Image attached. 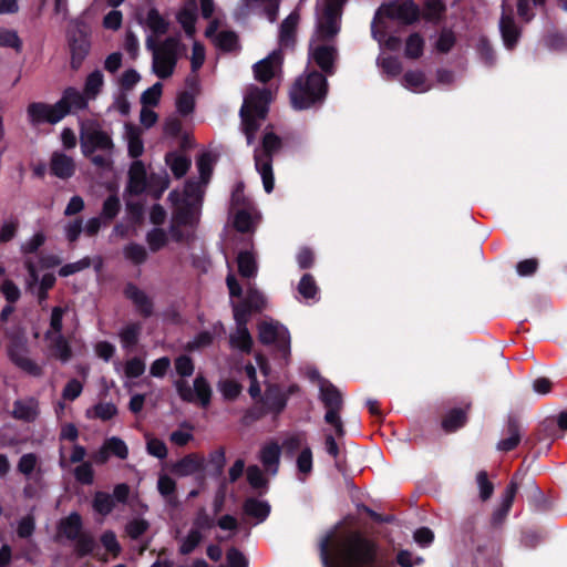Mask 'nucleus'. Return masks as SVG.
Segmentation results:
<instances>
[{
  "label": "nucleus",
  "mask_w": 567,
  "mask_h": 567,
  "mask_svg": "<svg viewBox=\"0 0 567 567\" xmlns=\"http://www.w3.org/2000/svg\"><path fill=\"white\" fill-rule=\"evenodd\" d=\"M343 3L344 0H322L318 4L317 29L310 42L309 56L326 72L331 71L337 53L324 41L339 32Z\"/></svg>",
  "instance_id": "f257e3e1"
},
{
  "label": "nucleus",
  "mask_w": 567,
  "mask_h": 567,
  "mask_svg": "<svg viewBox=\"0 0 567 567\" xmlns=\"http://www.w3.org/2000/svg\"><path fill=\"white\" fill-rule=\"evenodd\" d=\"M331 539L320 544L321 560L324 567H381L374 563V546L357 535L346 537L334 544L329 551Z\"/></svg>",
  "instance_id": "f03ea898"
},
{
  "label": "nucleus",
  "mask_w": 567,
  "mask_h": 567,
  "mask_svg": "<svg viewBox=\"0 0 567 567\" xmlns=\"http://www.w3.org/2000/svg\"><path fill=\"white\" fill-rule=\"evenodd\" d=\"M215 157L205 153L197 161L199 172V182H188L185 185L183 194L173 192L169 195L175 206L174 225L193 226L198 220L203 187L209 182Z\"/></svg>",
  "instance_id": "7ed1b4c3"
},
{
  "label": "nucleus",
  "mask_w": 567,
  "mask_h": 567,
  "mask_svg": "<svg viewBox=\"0 0 567 567\" xmlns=\"http://www.w3.org/2000/svg\"><path fill=\"white\" fill-rule=\"evenodd\" d=\"M255 362L256 364L248 363L244 368L245 374L250 381L248 389L250 396L261 400L270 411H281L286 401L277 388L268 385L269 365L267 360L261 354H256Z\"/></svg>",
  "instance_id": "20e7f679"
},
{
  "label": "nucleus",
  "mask_w": 567,
  "mask_h": 567,
  "mask_svg": "<svg viewBox=\"0 0 567 567\" xmlns=\"http://www.w3.org/2000/svg\"><path fill=\"white\" fill-rule=\"evenodd\" d=\"M327 93V80L316 71L300 75L290 91L291 104L296 110H305L321 102Z\"/></svg>",
  "instance_id": "39448f33"
},
{
  "label": "nucleus",
  "mask_w": 567,
  "mask_h": 567,
  "mask_svg": "<svg viewBox=\"0 0 567 567\" xmlns=\"http://www.w3.org/2000/svg\"><path fill=\"white\" fill-rule=\"evenodd\" d=\"M270 100V92L258 87L250 89L246 94L240 115L248 144H251L260 121L265 118Z\"/></svg>",
  "instance_id": "423d86ee"
},
{
  "label": "nucleus",
  "mask_w": 567,
  "mask_h": 567,
  "mask_svg": "<svg viewBox=\"0 0 567 567\" xmlns=\"http://www.w3.org/2000/svg\"><path fill=\"white\" fill-rule=\"evenodd\" d=\"M420 17L419 7L411 0H392L383 2L377 10L371 23V33L374 40L380 41L379 24H386L385 20H394L401 24H411Z\"/></svg>",
  "instance_id": "0eeeda50"
},
{
  "label": "nucleus",
  "mask_w": 567,
  "mask_h": 567,
  "mask_svg": "<svg viewBox=\"0 0 567 567\" xmlns=\"http://www.w3.org/2000/svg\"><path fill=\"white\" fill-rule=\"evenodd\" d=\"M146 44L153 55V73L159 79L172 76L181 52L179 41L176 38H168L156 45L152 39H148Z\"/></svg>",
  "instance_id": "6e6552de"
},
{
  "label": "nucleus",
  "mask_w": 567,
  "mask_h": 567,
  "mask_svg": "<svg viewBox=\"0 0 567 567\" xmlns=\"http://www.w3.org/2000/svg\"><path fill=\"white\" fill-rule=\"evenodd\" d=\"M280 138L272 132H267L262 138V147L255 151V166L261 177L264 189L268 194L274 189L271 156L280 148Z\"/></svg>",
  "instance_id": "1a4fd4ad"
},
{
  "label": "nucleus",
  "mask_w": 567,
  "mask_h": 567,
  "mask_svg": "<svg viewBox=\"0 0 567 567\" xmlns=\"http://www.w3.org/2000/svg\"><path fill=\"white\" fill-rule=\"evenodd\" d=\"M259 340L265 344H272L286 357L289 353L290 336L288 330L279 322L264 320L258 327Z\"/></svg>",
  "instance_id": "9d476101"
},
{
  "label": "nucleus",
  "mask_w": 567,
  "mask_h": 567,
  "mask_svg": "<svg viewBox=\"0 0 567 567\" xmlns=\"http://www.w3.org/2000/svg\"><path fill=\"white\" fill-rule=\"evenodd\" d=\"M113 142L109 134L93 127H84L81 132V148L85 156H91L96 151L112 153Z\"/></svg>",
  "instance_id": "9b49d317"
},
{
  "label": "nucleus",
  "mask_w": 567,
  "mask_h": 567,
  "mask_svg": "<svg viewBox=\"0 0 567 567\" xmlns=\"http://www.w3.org/2000/svg\"><path fill=\"white\" fill-rule=\"evenodd\" d=\"M175 386L178 395L184 401L196 402L198 401L203 406H206L210 402L212 390L207 381L197 377L194 380L193 385L188 384V382L184 380H178L175 382Z\"/></svg>",
  "instance_id": "f8f14e48"
},
{
  "label": "nucleus",
  "mask_w": 567,
  "mask_h": 567,
  "mask_svg": "<svg viewBox=\"0 0 567 567\" xmlns=\"http://www.w3.org/2000/svg\"><path fill=\"white\" fill-rule=\"evenodd\" d=\"M10 360L24 372L38 377L42 370L30 357L25 340L12 339L8 349Z\"/></svg>",
  "instance_id": "ddd939ff"
},
{
  "label": "nucleus",
  "mask_w": 567,
  "mask_h": 567,
  "mask_svg": "<svg viewBox=\"0 0 567 567\" xmlns=\"http://www.w3.org/2000/svg\"><path fill=\"white\" fill-rule=\"evenodd\" d=\"M25 266L29 272V278L27 280L28 288L38 296L39 300L42 301L47 298V291L53 287L55 282V277L51 272H45L40 278L39 268L30 262L25 261Z\"/></svg>",
  "instance_id": "4468645a"
},
{
  "label": "nucleus",
  "mask_w": 567,
  "mask_h": 567,
  "mask_svg": "<svg viewBox=\"0 0 567 567\" xmlns=\"http://www.w3.org/2000/svg\"><path fill=\"white\" fill-rule=\"evenodd\" d=\"M60 107L58 102L54 104L32 103L27 111L29 121L32 124H55L63 118Z\"/></svg>",
  "instance_id": "2eb2a0df"
},
{
  "label": "nucleus",
  "mask_w": 567,
  "mask_h": 567,
  "mask_svg": "<svg viewBox=\"0 0 567 567\" xmlns=\"http://www.w3.org/2000/svg\"><path fill=\"white\" fill-rule=\"evenodd\" d=\"M234 318L237 323L236 331L230 336V344L233 348L249 352L252 344L251 336L246 328V312L239 306H234Z\"/></svg>",
  "instance_id": "dca6fc26"
},
{
  "label": "nucleus",
  "mask_w": 567,
  "mask_h": 567,
  "mask_svg": "<svg viewBox=\"0 0 567 567\" xmlns=\"http://www.w3.org/2000/svg\"><path fill=\"white\" fill-rule=\"evenodd\" d=\"M89 99L84 92H80L75 87H68L64 90L62 97L58 101L60 111L64 117L70 112H78L87 107Z\"/></svg>",
  "instance_id": "f3484780"
},
{
  "label": "nucleus",
  "mask_w": 567,
  "mask_h": 567,
  "mask_svg": "<svg viewBox=\"0 0 567 567\" xmlns=\"http://www.w3.org/2000/svg\"><path fill=\"white\" fill-rule=\"evenodd\" d=\"M282 56L280 51L271 52L267 58L257 62L254 66L255 76L261 82H267L275 78L280 71Z\"/></svg>",
  "instance_id": "a211bd4d"
},
{
  "label": "nucleus",
  "mask_w": 567,
  "mask_h": 567,
  "mask_svg": "<svg viewBox=\"0 0 567 567\" xmlns=\"http://www.w3.org/2000/svg\"><path fill=\"white\" fill-rule=\"evenodd\" d=\"M499 31L504 45L507 49L514 48L519 39L520 31L514 22L512 10H506L505 4H503V13L499 20Z\"/></svg>",
  "instance_id": "6ab92c4d"
},
{
  "label": "nucleus",
  "mask_w": 567,
  "mask_h": 567,
  "mask_svg": "<svg viewBox=\"0 0 567 567\" xmlns=\"http://www.w3.org/2000/svg\"><path fill=\"white\" fill-rule=\"evenodd\" d=\"M197 19V1L185 0L183 8L177 12L176 20L188 37L195 33V22Z\"/></svg>",
  "instance_id": "aec40b11"
},
{
  "label": "nucleus",
  "mask_w": 567,
  "mask_h": 567,
  "mask_svg": "<svg viewBox=\"0 0 567 567\" xmlns=\"http://www.w3.org/2000/svg\"><path fill=\"white\" fill-rule=\"evenodd\" d=\"M12 415L17 420L32 422L39 415V403L34 398L17 400L13 404Z\"/></svg>",
  "instance_id": "412c9836"
},
{
  "label": "nucleus",
  "mask_w": 567,
  "mask_h": 567,
  "mask_svg": "<svg viewBox=\"0 0 567 567\" xmlns=\"http://www.w3.org/2000/svg\"><path fill=\"white\" fill-rule=\"evenodd\" d=\"M402 85L414 93H424L432 89L431 81L421 70H410L402 79Z\"/></svg>",
  "instance_id": "4be33fe9"
},
{
  "label": "nucleus",
  "mask_w": 567,
  "mask_h": 567,
  "mask_svg": "<svg viewBox=\"0 0 567 567\" xmlns=\"http://www.w3.org/2000/svg\"><path fill=\"white\" fill-rule=\"evenodd\" d=\"M217 22L213 21L206 29L205 34L212 39L215 45L224 51H231L237 48V37L234 32L221 31L215 35Z\"/></svg>",
  "instance_id": "5701e85b"
},
{
  "label": "nucleus",
  "mask_w": 567,
  "mask_h": 567,
  "mask_svg": "<svg viewBox=\"0 0 567 567\" xmlns=\"http://www.w3.org/2000/svg\"><path fill=\"white\" fill-rule=\"evenodd\" d=\"M91 43L89 38L81 33L79 37H74L70 43L71 50V66L78 70L86 55L90 52Z\"/></svg>",
  "instance_id": "b1692460"
},
{
  "label": "nucleus",
  "mask_w": 567,
  "mask_h": 567,
  "mask_svg": "<svg viewBox=\"0 0 567 567\" xmlns=\"http://www.w3.org/2000/svg\"><path fill=\"white\" fill-rule=\"evenodd\" d=\"M280 454L281 449L279 444L275 442L266 444L260 452L261 463L265 470L272 476L278 473Z\"/></svg>",
  "instance_id": "393cba45"
},
{
  "label": "nucleus",
  "mask_w": 567,
  "mask_h": 567,
  "mask_svg": "<svg viewBox=\"0 0 567 567\" xmlns=\"http://www.w3.org/2000/svg\"><path fill=\"white\" fill-rule=\"evenodd\" d=\"M312 378L316 380L317 385L320 390V396L327 408L340 406L341 405V395L338 390L330 384L327 380L319 377L317 373L312 374Z\"/></svg>",
  "instance_id": "a878e982"
},
{
  "label": "nucleus",
  "mask_w": 567,
  "mask_h": 567,
  "mask_svg": "<svg viewBox=\"0 0 567 567\" xmlns=\"http://www.w3.org/2000/svg\"><path fill=\"white\" fill-rule=\"evenodd\" d=\"M51 171L60 178H69L74 174L75 164L70 156L54 153L51 158Z\"/></svg>",
  "instance_id": "bb28decb"
},
{
  "label": "nucleus",
  "mask_w": 567,
  "mask_h": 567,
  "mask_svg": "<svg viewBox=\"0 0 567 567\" xmlns=\"http://www.w3.org/2000/svg\"><path fill=\"white\" fill-rule=\"evenodd\" d=\"M123 137L127 143V150L131 157L136 158L143 154L144 144L138 127L132 124H125Z\"/></svg>",
  "instance_id": "cd10ccee"
},
{
  "label": "nucleus",
  "mask_w": 567,
  "mask_h": 567,
  "mask_svg": "<svg viewBox=\"0 0 567 567\" xmlns=\"http://www.w3.org/2000/svg\"><path fill=\"white\" fill-rule=\"evenodd\" d=\"M259 218V213L254 207L238 208L235 214V227L241 233L250 231Z\"/></svg>",
  "instance_id": "c85d7f7f"
},
{
  "label": "nucleus",
  "mask_w": 567,
  "mask_h": 567,
  "mask_svg": "<svg viewBox=\"0 0 567 567\" xmlns=\"http://www.w3.org/2000/svg\"><path fill=\"white\" fill-rule=\"evenodd\" d=\"M128 189L131 193L140 194L146 187V171L141 161H135L130 167Z\"/></svg>",
  "instance_id": "c756f323"
},
{
  "label": "nucleus",
  "mask_w": 567,
  "mask_h": 567,
  "mask_svg": "<svg viewBox=\"0 0 567 567\" xmlns=\"http://www.w3.org/2000/svg\"><path fill=\"white\" fill-rule=\"evenodd\" d=\"M45 338L49 341V347L55 358L62 362L70 360L71 349L68 341L62 336H54L52 332H47Z\"/></svg>",
  "instance_id": "7c9ffc66"
},
{
  "label": "nucleus",
  "mask_w": 567,
  "mask_h": 567,
  "mask_svg": "<svg viewBox=\"0 0 567 567\" xmlns=\"http://www.w3.org/2000/svg\"><path fill=\"white\" fill-rule=\"evenodd\" d=\"M279 2L280 0H245L239 9V14L245 16L252 8L264 7L268 19L272 22L276 19Z\"/></svg>",
  "instance_id": "2f4dec72"
},
{
  "label": "nucleus",
  "mask_w": 567,
  "mask_h": 567,
  "mask_svg": "<svg viewBox=\"0 0 567 567\" xmlns=\"http://www.w3.org/2000/svg\"><path fill=\"white\" fill-rule=\"evenodd\" d=\"M143 23L155 35L166 33L169 25V22L154 8L147 11Z\"/></svg>",
  "instance_id": "473e14b6"
},
{
  "label": "nucleus",
  "mask_w": 567,
  "mask_h": 567,
  "mask_svg": "<svg viewBox=\"0 0 567 567\" xmlns=\"http://www.w3.org/2000/svg\"><path fill=\"white\" fill-rule=\"evenodd\" d=\"M204 461L196 455H188L181 460L175 466L174 472L178 476H189L203 470Z\"/></svg>",
  "instance_id": "72a5a7b5"
},
{
  "label": "nucleus",
  "mask_w": 567,
  "mask_h": 567,
  "mask_svg": "<svg viewBox=\"0 0 567 567\" xmlns=\"http://www.w3.org/2000/svg\"><path fill=\"white\" fill-rule=\"evenodd\" d=\"M231 302H233V307L234 306H239L240 309L246 312V317H247L249 310H260V309H262L265 307V305H266V299H265V297L262 296L261 292H259L258 290L249 288L247 290V292H246L245 298L243 299V303L235 302L234 300Z\"/></svg>",
  "instance_id": "f704fd0d"
},
{
  "label": "nucleus",
  "mask_w": 567,
  "mask_h": 567,
  "mask_svg": "<svg viewBox=\"0 0 567 567\" xmlns=\"http://www.w3.org/2000/svg\"><path fill=\"white\" fill-rule=\"evenodd\" d=\"M104 85V75L100 70L91 72L84 83L83 92L90 101L95 100Z\"/></svg>",
  "instance_id": "c9c22d12"
},
{
  "label": "nucleus",
  "mask_w": 567,
  "mask_h": 567,
  "mask_svg": "<svg viewBox=\"0 0 567 567\" xmlns=\"http://www.w3.org/2000/svg\"><path fill=\"white\" fill-rule=\"evenodd\" d=\"M244 509L248 516L256 518L260 523L269 515L270 506L267 502L250 498L246 501Z\"/></svg>",
  "instance_id": "e433bc0d"
},
{
  "label": "nucleus",
  "mask_w": 567,
  "mask_h": 567,
  "mask_svg": "<svg viewBox=\"0 0 567 567\" xmlns=\"http://www.w3.org/2000/svg\"><path fill=\"white\" fill-rule=\"evenodd\" d=\"M80 529L81 517L76 513H72L66 518L61 520L59 526V536L74 539L79 535Z\"/></svg>",
  "instance_id": "4c0bfd02"
},
{
  "label": "nucleus",
  "mask_w": 567,
  "mask_h": 567,
  "mask_svg": "<svg viewBox=\"0 0 567 567\" xmlns=\"http://www.w3.org/2000/svg\"><path fill=\"white\" fill-rule=\"evenodd\" d=\"M117 413V409L113 403L101 402L86 410L85 415L87 419H100L107 421L114 417Z\"/></svg>",
  "instance_id": "58836bf2"
},
{
  "label": "nucleus",
  "mask_w": 567,
  "mask_h": 567,
  "mask_svg": "<svg viewBox=\"0 0 567 567\" xmlns=\"http://www.w3.org/2000/svg\"><path fill=\"white\" fill-rule=\"evenodd\" d=\"M166 164L176 177H182L188 171L190 159L179 153H169L166 155Z\"/></svg>",
  "instance_id": "ea45409f"
},
{
  "label": "nucleus",
  "mask_w": 567,
  "mask_h": 567,
  "mask_svg": "<svg viewBox=\"0 0 567 567\" xmlns=\"http://www.w3.org/2000/svg\"><path fill=\"white\" fill-rule=\"evenodd\" d=\"M298 21H299L298 13L292 12L281 23V28H280V44L281 45H285V47L290 45L292 38H293L296 27L298 24Z\"/></svg>",
  "instance_id": "a19ab883"
},
{
  "label": "nucleus",
  "mask_w": 567,
  "mask_h": 567,
  "mask_svg": "<svg viewBox=\"0 0 567 567\" xmlns=\"http://www.w3.org/2000/svg\"><path fill=\"white\" fill-rule=\"evenodd\" d=\"M238 270L243 277H254L257 274V264L250 251H241L237 258Z\"/></svg>",
  "instance_id": "79ce46f5"
},
{
  "label": "nucleus",
  "mask_w": 567,
  "mask_h": 567,
  "mask_svg": "<svg viewBox=\"0 0 567 567\" xmlns=\"http://www.w3.org/2000/svg\"><path fill=\"white\" fill-rule=\"evenodd\" d=\"M0 48H9L20 52L22 49V41L18 35V32L13 29L0 27Z\"/></svg>",
  "instance_id": "37998d69"
},
{
  "label": "nucleus",
  "mask_w": 567,
  "mask_h": 567,
  "mask_svg": "<svg viewBox=\"0 0 567 567\" xmlns=\"http://www.w3.org/2000/svg\"><path fill=\"white\" fill-rule=\"evenodd\" d=\"M217 389L227 401L236 400L243 391L241 385L231 379L220 380L217 384Z\"/></svg>",
  "instance_id": "c03bdc74"
},
{
  "label": "nucleus",
  "mask_w": 567,
  "mask_h": 567,
  "mask_svg": "<svg viewBox=\"0 0 567 567\" xmlns=\"http://www.w3.org/2000/svg\"><path fill=\"white\" fill-rule=\"evenodd\" d=\"M423 49V38L417 33H413L408 38L405 42L404 54L409 59H417L422 55Z\"/></svg>",
  "instance_id": "a18cd8bd"
},
{
  "label": "nucleus",
  "mask_w": 567,
  "mask_h": 567,
  "mask_svg": "<svg viewBox=\"0 0 567 567\" xmlns=\"http://www.w3.org/2000/svg\"><path fill=\"white\" fill-rule=\"evenodd\" d=\"M466 420L465 412L461 409L452 410L443 420V427L449 431H455L464 425Z\"/></svg>",
  "instance_id": "49530a36"
},
{
  "label": "nucleus",
  "mask_w": 567,
  "mask_h": 567,
  "mask_svg": "<svg viewBox=\"0 0 567 567\" xmlns=\"http://www.w3.org/2000/svg\"><path fill=\"white\" fill-rule=\"evenodd\" d=\"M163 85L156 82L142 93L141 102L144 106H156L162 96Z\"/></svg>",
  "instance_id": "de8ad7c7"
},
{
  "label": "nucleus",
  "mask_w": 567,
  "mask_h": 567,
  "mask_svg": "<svg viewBox=\"0 0 567 567\" xmlns=\"http://www.w3.org/2000/svg\"><path fill=\"white\" fill-rule=\"evenodd\" d=\"M93 507L97 513L107 515L114 507V499L112 495L99 492L94 496Z\"/></svg>",
  "instance_id": "09e8293b"
},
{
  "label": "nucleus",
  "mask_w": 567,
  "mask_h": 567,
  "mask_svg": "<svg viewBox=\"0 0 567 567\" xmlns=\"http://www.w3.org/2000/svg\"><path fill=\"white\" fill-rule=\"evenodd\" d=\"M200 540L202 533L192 528L185 537L181 538L179 551L185 555L192 553Z\"/></svg>",
  "instance_id": "8fccbe9b"
},
{
  "label": "nucleus",
  "mask_w": 567,
  "mask_h": 567,
  "mask_svg": "<svg viewBox=\"0 0 567 567\" xmlns=\"http://www.w3.org/2000/svg\"><path fill=\"white\" fill-rule=\"evenodd\" d=\"M378 65L390 76H396L402 70V65L396 58L383 56L378 58Z\"/></svg>",
  "instance_id": "3c124183"
},
{
  "label": "nucleus",
  "mask_w": 567,
  "mask_h": 567,
  "mask_svg": "<svg viewBox=\"0 0 567 567\" xmlns=\"http://www.w3.org/2000/svg\"><path fill=\"white\" fill-rule=\"evenodd\" d=\"M38 463L35 454H24L19 460L18 471L24 476H30L38 468Z\"/></svg>",
  "instance_id": "603ef678"
},
{
  "label": "nucleus",
  "mask_w": 567,
  "mask_h": 567,
  "mask_svg": "<svg viewBox=\"0 0 567 567\" xmlns=\"http://www.w3.org/2000/svg\"><path fill=\"white\" fill-rule=\"evenodd\" d=\"M140 333V327L137 324H128L120 332V339L123 348H132Z\"/></svg>",
  "instance_id": "864d4df0"
},
{
  "label": "nucleus",
  "mask_w": 567,
  "mask_h": 567,
  "mask_svg": "<svg viewBox=\"0 0 567 567\" xmlns=\"http://www.w3.org/2000/svg\"><path fill=\"white\" fill-rule=\"evenodd\" d=\"M144 371L145 363L138 358L128 360L124 365V375L127 379L138 378L144 373Z\"/></svg>",
  "instance_id": "5fc2aeb1"
},
{
  "label": "nucleus",
  "mask_w": 567,
  "mask_h": 567,
  "mask_svg": "<svg viewBox=\"0 0 567 567\" xmlns=\"http://www.w3.org/2000/svg\"><path fill=\"white\" fill-rule=\"evenodd\" d=\"M125 293L131 300H133L137 306L141 307V310L143 312L147 313L150 311L147 297L143 291H141L134 286H128L125 290Z\"/></svg>",
  "instance_id": "6e6d98bb"
},
{
  "label": "nucleus",
  "mask_w": 567,
  "mask_h": 567,
  "mask_svg": "<svg viewBox=\"0 0 567 567\" xmlns=\"http://www.w3.org/2000/svg\"><path fill=\"white\" fill-rule=\"evenodd\" d=\"M297 467L298 472L303 476H307L312 471V453L309 447L303 449L299 454Z\"/></svg>",
  "instance_id": "4d7b16f0"
},
{
  "label": "nucleus",
  "mask_w": 567,
  "mask_h": 567,
  "mask_svg": "<svg viewBox=\"0 0 567 567\" xmlns=\"http://www.w3.org/2000/svg\"><path fill=\"white\" fill-rule=\"evenodd\" d=\"M146 447L147 452L158 458H164L167 455V449L163 441L152 437L151 435H146Z\"/></svg>",
  "instance_id": "13d9d810"
},
{
  "label": "nucleus",
  "mask_w": 567,
  "mask_h": 567,
  "mask_svg": "<svg viewBox=\"0 0 567 567\" xmlns=\"http://www.w3.org/2000/svg\"><path fill=\"white\" fill-rule=\"evenodd\" d=\"M519 440H520V435H519L518 429L515 425H513L508 430V436L498 442L497 449L499 451H505V452L511 451L515 446H517V444L519 443Z\"/></svg>",
  "instance_id": "bf43d9fd"
},
{
  "label": "nucleus",
  "mask_w": 567,
  "mask_h": 567,
  "mask_svg": "<svg viewBox=\"0 0 567 567\" xmlns=\"http://www.w3.org/2000/svg\"><path fill=\"white\" fill-rule=\"evenodd\" d=\"M175 482L167 475H161L157 482L158 492L163 497H165L168 502L173 499V495L175 492Z\"/></svg>",
  "instance_id": "052dcab7"
},
{
  "label": "nucleus",
  "mask_w": 567,
  "mask_h": 567,
  "mask_svg": "<svg viewBox=\"0 0 567 567\" xmlns=\"http://www.w3.org/2000/svg\"><path fill=\"white\" fill-rule=\"evenodd\" d=\"M147 243L153 251L163 248L167 243V236L164 230L155 228L147 235Z\"/></svg>",
  "instance_id": "680f3d73"
},
{
  "label": "nucleus",
  "mask_w": 567,
  "mask_h": 567,
  "mask_svg": "<svg viewBox=\"0 0 567 567\" xmlns=\"http://www.w3.org/2000/svg\"><path fill=\"white\" fill-rule=\"evenodd\" d=\"M205 58L206 54L204 47L199 42L195 41L193 43V50L190 55V65L193 72H196L202 68V65L205 62Z\"/></svg>",
  "instance_id": "e2e57ef3"
},
{
  "label": "nucleus",
  "mask_w": 567,
  "mask_h": 567,
  "mask_svg": "<svg viewBox=\"0 0 567 567\" xmlns=\"http://www.w3.org/2000/svg\"><path fill=\"white\" fill-rule=\"evenodd\" d=\"M339 408L340 406L327 408L328 411L324 415V420L327 423H329L333 426L336 434L341 436V435H343L344 431H343L342 421L339 416Z\"/></svg>",
  "instance_id": "0e129e2a"
},
{
  "label": "nucleus",
  "mask_w": 567,
  "mask_h": 567,
  "mask_svg": "<svg viewBox=\"0 0 567 567\" xmlns=\"http://www.w3.org/2000/svg\"><path fill=\"white\" fill-rule=\"evenodd\" d=\"M105 446H106V449H109L110 453L116 455L117 457H120V458L127 457V454H128L127 446L124 443V441H122L121 439L111 437L107 441H105Z\"/></svg>",
  "instance_id": "69168bd1"
},
{
  "label": "nucleus",
  "mask_w": 567,
  "mask_h": 567,
  "mask_svg": "<svg viewBox=\"0 0 567 567\" xmlns=\"http://www.w3.org/2000/svg\"><path fill=\"white\" fill-rule=\"evenodd\" d=\"M1 292L4 296L6 300L9 302H16L20 298V289L19 287L9 279H6L1 285Z\"/></svg>",
  "instance_id": "338daca9"
},
{
  "label": "nucleus",
  "mask_w": 567,
  "mask_h": 567,
  "mask_svg": "<svg viewBox=\"0 0 567 567\" xmlns=\"http://www.w3.org/2000/svg\"><path fill=\"white\" fill-rule=\"evenodd\" d=\"M298 290L305 298H313L317 293V286L312 277L305 275L299 282Z\"/></svg>",
  "instance_id": "774afa93"
}]
</instances>
